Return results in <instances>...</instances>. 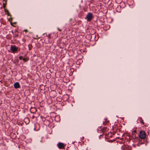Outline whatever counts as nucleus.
Masks as SVG:
<instances>
[{
    "instance_id": "f257e3e1",
    "label": "nucleus",
    "mask_w": 150,
    "mask_h": 150,
    "mask_svg": "<svg viewBox=\"0 0 150 150\" xmlns=\"http://www.w3.org/2000/svg\"><path fill=\"white\" fill-rule=\"evenodd\" d=\"M139 137L140 139H143L145 138L146 133L144 131H141L140 132Z\"/></svg>"
},
{
    "instance_id": "f03ea898",
    "label": "nucleus",
    "mask_w": 150,
    "mask_h": 150,
    "mask_svg": "<svg viewBox=\"0 0 150 150\" xmlns=\"http://www.w3.org/2000/svg\"><path fill=\"white\" fill-rule=\"evenodd\" d=\"M93 18V15L91 13H88L86 17L88 21H90Z\"/></svg>"
},
{
    "instance_id": "7ed1b4c3",
    "label": "nucleus",
    "mask_w": 150,
    "mask_h": 150,
    "mask_svg": "<svg viewBox=\"0 0 150 150\" xmlns=\"http://www.w3.org/2000/svg\"><path fill=\"white\" fill-rule=\"evenodd\" d=\"M57 146L59 149H62L64 148V147L65 146V145L63 143H59L57 144Z\"/></svg>"
},
{
    "instance_id": "20e7f679",
    "label": "nucleus",
    "mask_w": 150,
    "mask_h": 150,
    "mask_svg": "<svg viewBox=\"0 0 150 150\" xmlns=\"http://www.w3.org/2000/svg\"><path fill=\"white\" fill-rule=\"evenodd\" d=\"M11 50L13 52H14L17 51V49L15 46L11 45Z\"/></svg>"
},
{
    "instance_id": "39448f33",
    "label": "nucleus",
    "mask_w": 150,
    "mask_h": 150,
    "mask_svg": "<svg viewBox=\"0 0 150 150\" xmlns=\"http://www.w3.org/2000/svg\"><path fill=\"white\" fill-rule=\"evenodd\" d=\"M30 111L32 113H34L36 112L37 109L35 108H31L30 109Z\"/></svg>"
},
{
    "instance_id": "423d86ee",
    "label": "nucleus",
    "mask_w": 150,
    "mask_h": 150,
    "mask_svg": "<svg viewBox=\"0 0 150 150\" xmlns=\"http://www.w3.org/2000/svg\"><path fill=\"white\" fill-rule=\"evenodd\" d=\"M14 88H17L20 87V86L18 82H16L14 85Z\"/></svg>"
},
{
    "instance_id": "0eeeda50",
    "label": "nucleus",
    "mask_w": 150,
    "mask_h": 150,
    "mask_svg": "<svg viewBox=\"0 0 150 150\" xmlns=\"http://www.w3.org/2000/svg\"><path fill=\"white\" fill-rule=\"evenodd\" d=\"M13 33V37H16L18 36V33L17 31L15 30L14 32H12Z\"/></svg>"
},
{
    "instance_id": "6e6552de",
    "label": "nucleus",
    "mask_w": 150,
    "mask_h": 150,
    "mask_svg": "<svg viewBox=\"0 0 150 150\" xmlns=\"http://www.w3.org/2000/svg\"><path fill=\"white\" fill-rule=\"evenodd\" d=\"M3 1H4L3 2V7L5 9L6 4L7 0H3Z\"/></svg>"
},
{
    "instance_id": "1a4fd4ad",
    "label": "nucleus",
    "mask_w": 150,
    "mask_h": 150,
    "mask_svg": "<svg viewBox=\"0 0 150 150\" xmlns=\"http://www.w3.org/2000/svg\"><path fill=\"white\" fill-rule=\"evenodd\" d=\"M139 120H140V122L142 123V124H144V123L143 121V120L142 119V118H139Z\"/></svg>"
},
{
    "instance_id": "9d476101",
    "label": "nucleus",
    "mask_w": 150,
    "mask_h": 150,
    "mask_svg": "<svg viewBox=\"0 0 150 150\" xmlns=\"http://www.w3.org/2000/svg\"><path fill=\"white\" fill-rule=\"evenodd\" d=\"M4 10H5V11L6 12V13H7L6 14H7L8 15V16L10 15L7 9H5Z\"/></svg>"
},
{
    "instance_id": "9b49d317",
    "label": "nucleus",
    "mask_w": 150,
    "mask_h": 150,
    "mask_svg": "<svg viewBox=\"0 0 150 150\" xmlns=\"http://www.w3.org/2000/svg\"><path fill=\"white\" fill-rule=\"evenodd\" d=\"M23 60L24 62H26L28 61V59L27 58H24L23 59Z\"/></svg>"
},
{
    "instance_id": "f8f14e48",
    "label": "nucleus",
    "mask_w": 150,
    "mask_h": 150,
    "mask_svg": "<svg viewBox=\"0 0 150 150\" xmlns=\"http://www.w3.org/2000/svg\"><path fill=\"white\" fill-rule=\"evenodd\" d=\"M19 58L20 59H21L22 58V57L21 56V57H19Z\"/></svg>"
},
{
    "instance_id": "ddd939ff",
    "label": "nucleus",
    "mask_w": 150,
    "mask_h": 150,
    "mask_svg": "<svg viewBox=\"0 0 150 150\" xmlns=\"http://www.w3.org/2000/svg\"><path fill=\"white\" fill-rule=\"evenodd\" d=\"M57 29H58V30L59 31H61L62 30L61 29H60L59 28H58Z\"/></svg>"
},
{
    "instance_id": "4468645a",
    "label": "nucleus",
    "mask_w": 150,
    "mask_h": 150,
    "mask_svg": "<svg viewBox=\"0 0 150 150\" xmlns=\"http://www.w3.org/2000/svg\"><path fill=\"white\" fill-rule=\"evenodd\" d=\"M40 141L41 142H42V140L41 139H40Z\"/></svg>"
},
{
    "instance_id": "2eb2a0df",
    "label": "nucleus",
    "mask_w": 150,
    "mask_h": 150,
    "mask_svg": "<svg viewBox=\"0 0 150 150\" xmlns=\"http://www.w3.org/2000/svg\"><path fill=\"white\" fill-rule=\"evenodd\" d=\"M24 31H25V32H26L28 31V30H25Z\"/></svg>"
},
{
    "instance_id": "dca6fc26",
    "label": "nucleus",
    "mask_w": 150,
    "mask_h": 150,
    "mask_svg": "<svg viewBox=\"0 0 150 150\" xmlns=\"http://www.w3.org/2000/svg\"><path fill=\"white\" fill-rule=\"evenodd\" d=\"M32 117V118H34V116H33Z\"/></svg>"
},
{
    "instance_id": "f3484780",
    "label": "nucleus",
    "mask_w": 150,
    "mask_h": 150,
    "mask_svg": "<svg viewBox=\"0 0 150 150\" xmlns=\"http://www.w3.org/2000/svg\"><path fill=\"white\" fill-rule=\"evenodd\" d=\"M11 24L12 25H13L12 23H11Z\"/></svg>"
}]
</instances>
